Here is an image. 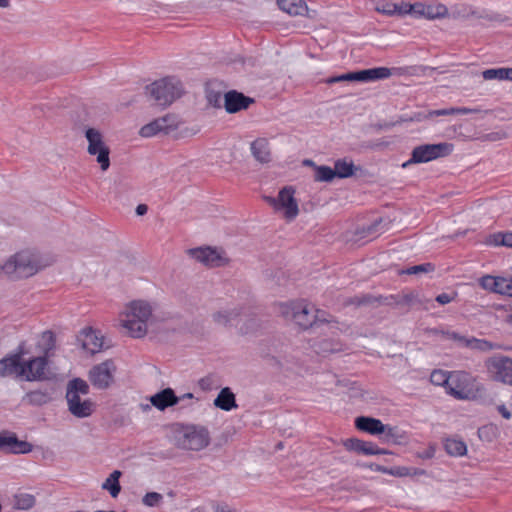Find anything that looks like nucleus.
<instances>
[{"label": "nucleus", "instance_id": "1", "mask_svg": "<svg viewBox=\"0 0 512 512\" xmlns=\"http://www.w3.org/2000/svg\"><path fill=\"white\" fill-rule=\"evenodd\" d=\"M25 354L23 345L17 351L0 360V377L14 375L26 381H43L48 379V360L45 356L33 357L22 361Z\"/></svg>", "mask_w": 512, "mask_h": 512}, {"label": "nucleus", "instance_id": "2", "mask_svg": "<svg viewBox=\"0 0 512 512\" xmlns=\"http://www.w3.org/2000/svg\"><path fill=\"white\" fill-rule=\"evenodd\" d=\"M152 316V306L143 300L130 302L122 313L121 325L129 335L141 338L146 335L148 321Z\"/></svg>", "mask_w": 512, "mask_h": 512}, {"label": "nucleus", "instance_id": "3", "mask_svg": "<svg viewBox=\"0 0 512 512\" xmlns=\"http://www.w3.org/2000/svg\"><path fill=\"white\" fill-rule=\"evenodd\" d=\"M39 269L40 262L37 255L27 250L14 254L2 266L3 273L11 279L33 276Z\"/></svg>", "mask_w": 512, "mask_h": 512}, {"label": "nucleus", "instance_id": "4", "mask_svg": "<svg viewBox=\"0 0 512 512\" xmlns=\"http://www.w3.org/2000/svg\"><path fill=\"white\" fill-rule=\"evenodd\" d=\"M156 105L167 107L184 93L182 82L175 77H165L146 86Z\"/></svg>", "mask_w": 512, "mask_h": 512}, {"label": "nucleus", "instance_id": "5", "mask_svg": "<svg viewBox=\"0 0 512 512\" xmlns=\"http://www.w3.org/2000/svg\"><path fill=\"white\" fill-rule=\"evenodd\" d=\"M210 443L206 427L195 424H181L176 434V445L185 450L200 451Z\"/></svg>", "mask_w": 512, "mask_h": 512}, {"label": "nucleus", "instance_id": "6", "mask_svg": "<svg viewBox=\"0 0 512 512\" xmlns=\"http://www.w3.org/2000/svg\"><path fill=\"white\" fill-rule=\"evenodd\" d=\"M482 391V386L475 378L465 371L450 373V382L447 393L458 400L475 399Z\"/></svg>", "mask_w": 512, "mask_h": 512}, {"label": "nucleus", "instance_id": "7", "mask_svg": "<svg viewBox=\"0 0 512 512\" xmlns=\"http://www.w3.org/2000/svg\"><path fill=\"white\" fill-rule=\"evenodd\" d=\"M453 150V145L442 142L437 144H423L416 146L408 161L402 164L406 168L412 164L427 163L435 159L448 156Z\"/></svg>", "mask_w": 512, "mask_h": 512}, {"label": "nucleus", "instance_id": "8", "mask_svg": "<svg viewBox=\"0 0 512 512\" xmlns=\"http://www.w3.org/2000/svg\"><path fill=\"white\" fill-rule=\"evenodd\" d=\"M85 138L88 142L87 153L96 156V161L102 171L110 167V148L104 141L103 134L96 128H86Z\"/></svg>", "mask_w": 512, "mask_h": 512}, {"label": "nucleus", "instance_id": "9", "mask_svg": "<svg viewBox=\"0 0 512 512\" xmlns=\"http://www.w3.org/2000/svg\"><path fill=\"white\" fill-rule=\"evenodd\" d=\"M295 189L292 186L282 188L278 196L266 197V201L276 210H283L284 216L288 220H293L299 213L298 203L294 197Z\"/></svg>", "mask_w": 512, "mask_h": 512}, {"label": "nucleus", "instance_id": "10", "mask_svg": "<svg viewBox=\"0 0 512 512\" xmlns=\"http://www.w3.org/2000/svg\"><path fill=\"white\" fill-rule=\"evenodd\" d=\"M116 370V365L112 359L105 360L90 369L89 380L99 390L108 389L114 382Z\"/></svg>", "mask_w": 512, "mask_h": 512}, {"label": "nucleus", "instance_id": "11", "mask_svg": "<svg viewBox=\"0 0 512 512\" xmlns=\"http://www.w3.org/2000/svg\"><path fill=\"white\" fill-rule=\"evenodd\" d=\"M486 366L495 381L512 385V358L495 355L487 360Z\"/></svg>", "mask_w": 512, "mask_h": 512}, {"label": "nucleus", "instance_id": "12", "mask_svg": "<svg viewBox=\"0 0 512 512\" xmlns=\"http://www.w3.org/2000/svg\"><path fill=\"white\" fill-rule=\"evenodd\" d=\"M190 255L208 267H220L228 263V258L222 249L199 247L189 250Z\"/></svg>", "mask_w": 512, "mask_h": 512}, {"label": "nucleus", "instance_id": "13", "mask_svg": "<svg viewBox=\"0 0 512 512\" xmlns=\"http://www.w3.org/2000/svg\"><path fill=\"white\" fill-rule=\"evenodd\" d=\"M407 73V68L404 67H375L356 71V78L359 82H371L381 79H387L390 76H401Z\"/></svg>", "mask_w": 512, "mask_h": 512}, {"label": "nucleus", "instance_id": "14", "mask_svg": "<svg viewBox=\"0 0 512 512\" xmlns=\"http://www.w3.org/2000/svg\"><path fill=\"white\" fill-rule=\"evenodd\" d=\"M77 342L81 345L82 349L94 355L102 351L104 347V338L100 331L94 330L91 327L82 329L77 335Z\"/></svg>", "mask_w": 512, "mask_h": 512}, {"label": "nucleus", "instance_id": "15", "mask_svg": "<svg viewBox=\"0 0 512 512\" xmlns=\"http://www.w3.org/2000/svg\"><path fill=\"white\" fill-rule=\"evenodd\" d=\"M0 451L13 454H26L32 451V444L19 440L15 433H0Z\"/></svg>", "mask_w": 512, "mask_h": 512}, {"label": "nucleus", "instance_id": "16", "mask_svg": "<svg viewBox=\"0 0 512 512\" xmlns=\"http://www.w3.org/2000/svg\"><path fill=\"white\" fill-rule=\"evenodd\" d=\"M252 103H254L253 98L236 90H230L224 94V107L229 114L246 110Z\"/></svg>", "mask_w": 512, "mask_h": 512}, {"label": "nucleus", "instance_id": "17", "mask_svg": "<svg viewBox=\"0 0 512 512\" xmlns=\"http://www.w3.org/2000/svg\"><path fill=\"white\" fill-rule=\"evenodd\" d=\"M344 447L349 451H354L364 455H382L390 454L386 449L379 448L375 443L363 441L357 438H349L343 442Z\"/></svg>", "mask_w": 512, "mask_h": 512}, {"label": "nucleus", "instance_id": "18", "mask_svg": "<svg viewBox=\"0 0 512 512\" xmlns=\"http://www.w3.org/2000/svg\"><path fill=\"white\" fill-rule=\"evenodd\" d=\"M241 314V306L225 307L214 312L212 319L215 324L228 328L238 324Z\"/></svg>", "mask_w": 512, "mask_h": 512}, {"label": "nucleus", "instance_id": "19", "mask_svg": "<svg viewBox=\"0 0 512 512\" xmlns=\"http://www.w3.org/2000/svg\"><path fill=\"white\" fill-rule=\"evenodd\" d=\"M90 391L88 383L81 378H74L67 384L66 400L68 409L81 401V395H88Z\"/></svg>", "mask_w": 512, "mask_h": 512}, {"label": "nucleus", "instance_id": "20", "mask_svg": "<svg viewBox=\"0 0 512 512\" xmlns=\"http://www.w3.org/2000/svg\"><path fill=\"white\" fill-rule=\"evenodd\" d=\"M151 404L160 411L179 404L178 396L172 388H165L150 397Z\"/></svg>", "mask_w": 512, "mask_h": 512}, {"label": "nucleus", "instance_id": "21", "mask_svg": "<svg viewBox=\"0 0 512 512\" xmlns=\"http://www.w3.org/2000/svg\"><path fill=\"white\" fill-rule=\"evenodd\" d=\"M355 427L371 435H380L384 429V424L381 420L373 417L359 416L355 419Z\"/></svg>", "mask_w": 512, "mask_h": 512}, {"label": "nucleus", "instance_id": "22", "mask_svg": "<svg viewBox=\"0 0 512 512\" xmlns=\"http://www.w3.org/2000/svg\"><path fill=\"white\" fill-rule=\"evenodd\" d=\"M253 157L260 163L271 161V149L269 141L266 138H257L250 146Z\"/></svg>", "mask_w": 512, "mask_h": 512}, {"label": "nucleus", "instance_id": "23", "mask_svg": "<svg viewBox=\"0 0 512 512\" xmlns=\"http://www.w3.org/2000/svg\"><path fill=\"white\" fill-rule=\"evenodd\" d=\"M314 306H310L308 303L301 301L296 306L295 322L303 329L313 327Z\"/></svg>", "mask_w": 512, "mask_h": 512}, {"label": "nucleus", "instance_id": "24", "mask_svg": "<svg viewBox=\"0 0 512 512\" xmlns=\"http://www.w3.org/2000/svg\"><path fill=\"white\" fill-rule=\"evenodd\" d=\"M213 404L215 407L224 411H231L238 407L236 396L229 387H224L220 390Z\"/></svg>", "mask_w": 512, "mask_h": 512}, {"label": "nucleus", "instance_id": "25", "mask_svg": "<svg viewBox=\"0 0 512 512\" xmlns=\"http://www.w3.org/2000/svg\"><path fill=\"white\" fill-rule=\"evenodd\" d=\"M279 8L291 16L308 14V7L303 0H277Z\"/></svg>", "mask_w": 512, "mask_h": 512}, {"label": "nucleus", "instance_id": "26", "mask_svg": "<svg viewBox=\"0 0 512 512\" xmlns=\"http://www.w3.org/2000/svg\"><path fill=\"white\" fill-rule=\"evenodd\" d=\"M357 169L353 161H348L345 158L336 160L334 164L335 177L341 179L353 176Z\"/></svg>", "mask_w": 512, "mask_h": 512}, {"label": "nucleus", "instance_id": "27", "mask_svg": "<svg viewBox=\"0 0 512 512\" xmlns=\"http://www.w3.org/2000/svg\"><path fill=\"white\" fill-rule=\"evenodd\" d=\"M94 410L95 403L90 399L81 400L78 404L68 409V411L77 418H87L92 415Z\"/></svg>", "mask_w": 512, "mask_h": 512}, {"label": "nucleus", "instance_id": "28", "mask_svg": "<svg viewBox=\"0 0 512 512\" xmlns=\"http://www.w3.org/2000/svg\"><path fill=\"white\" fill-rule=\"evenodd\" d=\"M467 347L474 349V350H479L482 352L498 350V349H503V350L508 349L507 347H505L499 343L490 342L485 339H477L475 337H470L469 341H467Z\"/></svg>", "mask_w": 512, "mask_h": 512}, {"label": "nucleus", "instance_id": "29", "mask_svg": "<svg viewBox=\"0 0 512 512\" xmlns=\"http://www.w3.org/2000/svg\"><path fill=\"white\" fill-rule=\"evenodd\" d=\"M120 476L121 472L119 470H115L102 484V489L108 490L113 498L117 497L121 491V486L119 483Z\"/></svg>", "mask_w": 512, "mask_h": 512}, {"label": "nucleus", "instance_id": "30", "mask_svg": "<svg viewBox=\"0 0 512 512\" xmlns=\"http://www.w3.org/2000/svg\"><path fill=\"white\" fill-rule=\"evenodd\" d=\"M445 451L451 456H463L467 452L466 444L459 439H446L444 443Z\"/></svg>", "mask_w": 512, "mask_h": 512}, {"label": "nucleus", "instance_id": "31", "mask_svg": "<svg viewBox=\"0 0 512 512\" xmlns=\"http://www.w3.org/2000/svg\"><path fill=\"white\" fill-rule=\"evenodd\" d=\"M482 76L485 80H510L511 81V68H492L486 69L482 72Z\"/></svg>", "mask_w": 512, "mask_h": 512}, {"label": "nucleus", "instance_id": "32", "mask_svg": "<svg viewBox=\"0 0 512 512\" xmlns=\"http://www.w3.org/2000/svg\"><path fill=\"white\" fill-rule=\"evenodd\" d=\"M158 124L161 127L162 133L169 134L171 131H174L179 126V119L174 114H167L163 117L156 119Z\"/></svg>", "mask_w": 512, "mask_h": 512}, {"label": "nucleus", "instance_id": "33", "mask_svg": "<svg viewBox=\"0 0 512 512\" xmlns=\"http://www.w3.org/2000/svg\"><path fill=\"white\" fill-rule=\"evenodd\" d=\"M382 297H374L370 294H362L354 297H350L345 300V305H355V306H367L373 305L375 303H380Z\"/></svg>", "mask_w": 512, "mask_h": 512}, {"label": "nucleus", "instance_id": "34", "mask_svg": "<svg viewBox=\"0 0 512 512\" xmlns=\"http://www.w3.org/2000/svg\"><path fill=\"white\" fill-rule=\"evenodd\" d=\"M314 180L317 182H331L335 177L334 168L325 165L315 166Z\"/></svg>", "mask_w": 512, "mask_h": 512}, {"label": "nucleus", "instance_id": "35", "mask_svg": "<svg viewBox=\"0 0 512 512\" xmlns=\"http://www.w3.org/2000/svg\"><path fill=\"white\" fill-rule=\"evenodd\" d=\"M489 244L494 246L512 247V232H498L489 236Z\"/></svg>", "mask_w": 512, "mask_h": 512}, {"label": "nucleus", "instance_id": "36", "mask_svg": "<svg viewBox=\"0 0 512 512\" xmlns=\"http://www.w3.org/2000/svg\"><path fill=\"white\" fill-rule=\"evenodd\" d=\"M475 111L476 110H474V109H470V108H466V107H459V108L451 107V108H446V109L432 110L429 112L428 116L434 117V116H448V115H456V114L466 115V114L473 113Z\"/></svg>", "mask_w": 512, "mask_h": 512}, {"label": "nucleus", "instance_id": "37", "mask_svg": "<svg viewBox=\"0 0 512 512\" xmlns=\"http://www.w3.org/2000/svg\"><path fill=\"white\" fill-rule=\"evenodd\" d=\"M35 504V498L33 495L21 493L15 496L14 506L17 509L27 510L33 507Z\"/></svg>", "mask_w": 512, "mask_h": 512}, {"label": "nucleus", "instance_id": "38", "mask_svg": "<svg viewBox=\"0 0 512 512\" xmlns=\"http://www.w3.org/2000/svg\"><path fill=\"white\" fill-rule=\"evenodd\" d=\"M430 381L434 385L444 386L447 390L450 382V373L448 374L441 370H435L430 375Z\"/></svg>", "mask_w": 512, "mask_h": 512}, {"label": "nucleus", "instance_id": "39", "mask_svg": "<svg viewBox=\"0 0 512 512\" xmlns=\"http://www.w3.org/2000/svg\"><path fill=\"white\" fill-rule=\"evenodd\" d=\"M198 385L203 391H211L220 387L217 377L213 374L201 378L198 381Z\"/></svg>", "mask_w": 512, "mask_h": 512}, {"label": "nucleus", "instance_id": "40", "mask_svg": "<svg viewBox=\"0 0 512 512\" xmlns=\"http://www.w3.org/2000/svg\"><path fill=\"white\" fill-rule=\"evenodd\" d=\"M299 302L281 303L279 305V313L286 319L295 320L296 306Z\"/></svg>", "mask_w": 512, "mask_h": 512}, {"label": "nucleus", "instance_id": "41", "mask_svg": "<svg viewBox=\"0 0 512 512\" xmlns=\"http://www.w3.org/2000/svg\"><path fill=\"white\" fill-rule=\"evenodd\" d=\"M496 288L495 293L507 295L511 297V291H512V279H506L503 277H497L496 280Z\"/></svg>", "mask_w": 512, "mask_h": 512}, {"label": "nucleus", "instance_id": "42", "mask_svg": "<svg viewBox=\"0 0 512 512\" xmlns=\"http://www.w3.org/2000/svg\"><path fill=\"white\" fill-rule=\"evenodd\" d=\"M158 133H162L161 131V127L160 125L158 124L157 120H153L151 121L150 123L144 125L141 129H140V135L142 137H152V136H155L157 135Z\"/></svg>", "mask_w": 512, "mask_h": 512}, {"label": "nucleus", "instance_id": "43", "mask_svg": "<svg viewBox=\"0 0 512 512\" xmlns=\"http://www.w3.org/2000/svg\"><path fill=\"white\" fill-rule=\"evenodd\" d=\"M447 13V8L444 5L425 6L424 17L428 19H435L444 16Z\"/></svg>", "mask_w": 512, "mask_h": 512}, {"label": "nucleus", "instance_id": "44", "mask_svg": "<svg viewBox=\"0 0 512 512\" xmlns=\"http://www.w3.org/2000/svg\"><path fill=\"white\" fill-rule=\"evenodd\" d=\"M434 270V265L431 263H424L420 265L411 266L402 271L404 274L408 275H416L419 273H428Z\"/></svg>", "mask_w": 512, "mask_h": 512}, {"label": "nucleus", "instance_id": "45", "mask_svg": "<svg viewBox=\"0 0 512 512\" xmlns=\"http://www.w3.org/2000/svg\"><path fill=\"white\" fill-rule=\"evenodd\" d=\"M163 500V496L158 492H148L144 495L142 502L145 506L156 507Z\"/></svg>", "mask_w": 512, "mask_h": 512}, {"label": "nucleus", "instance_id": "46", "mask_svg": "<svg viewBox=\"0 0 512 512\" xmlns=\"http://www.w3.org/2000/svg\"><path fill=\"white\" fill-rule=\"evenodd\" d=\"M380 435H382V438L385 442L396 441L398 438L401 437L397 427L385 424L384 429Z\"/></svg>", "mask_w": 512, "mask_h": 512}, {"label": "nucleus", "instance_id": "47", "mask_svg": "<svg viewBox=\"0 0 512 512\" xmlns=\"http://www.w3.org/2000/svg\"><path fill=\"white\" fill-rule=\"evenodd\" d=\"M313 326L323 323H330L333 321L332 316L324 310H320L314 307Z\"/></svg>", "mask_w": 512, "mask_h": 512}, {"label": "nucleus", "instance_id": "48", "mask_svg": "<svg viewBox=\"0 0 512 512\" xmlns=\"http://www.w3.org/2000/svg\"><path fill=\"white\" fill-rule=\"evenodd\" d=\"M342 81H357L356 72H350L339 76L330 77L326 80V83L333 84Z\"/></svg>", "mask_w": 512, "mask_h": 512}, {"label": "nucleus", "instance_id": "49", "mask_svg": "<svg viewBox=\"0 0 512 512\" xmlns=\"http://www.w3.org/2000/svg\"><path fill=\"white\" fill-rule=\"evenodd\" d=\"M496 280H497V277L486 275V276L481 278L480 285L484 289H487V290H490L492 292H495L496 283H497Z\"/></svg>", "mask_w": 512, "mask_h": 512}, {"label": "nucleus", "instance_id": "50", "mask_svg": "<svg viewBox=\"0 0 512 512\" xmlns=\"http://www.w3.org/2000/svg\"><path fill=\"white\" fill-rule=\"evenodd\" d=\"M387 474L392 475V476H396V477L410 476L411 475V468L401 467V466L393 467V468H388V473Z\"/></svg>", "mask_w": 512, "mask_h": 512}, {"label": "nucleus", "instance_id": "51", "mask_svg": "<svg viewBox=\"0 0 512 512\" xmlns=\"http://www.w3.org/2000/svg\"><path fill=\"white\" fill-rule=\"evenodd\" d=\"M207 100L210 105L216 108L221 107L222 95L219 92L211 91L207 95Z\"/></svg>", "mask_w": 512, "mask_h": 512}, {"label": "nucleus", "instance_id": "52", "mask_svg": "<svg viewBox=\"0 0 512 512\" xmlns=\"http://www.w3.org/2000/svg\"><path fill=\"white\" fill-rule=\"evenodd\" d=\"M446 336H447V338L458 342L459 345H461L463 347H467V341H469V339H470V338L460 335L459 333L454 332V331L447 332Z\"/></svg>", "mask_w": 512, "mask_h": 512}, {"label": "nucleus", "instance_id": "53", "mask_svg": "<svg viewBox=\"0 0 512 512\" xmlns=\"http://www.w3.org/2000/svg\"><path fill=\"white\" fill-rule=\"evenodd\" d=\"M377 10L386 15H394L397 11V3L386 2L382 7H378Z\"/></svg>", "mask_w": 512, "mask_h": 512}, {"label": "nucleus", "instance_id": "54", "mask_svg": "<svg viewBox=\"0 0 512 512\" xmlns=\"http://www.w3.org/2000/svg\"><path fill=\"white\" fill-rule=\"evenodd\" d=\"M407 11H410V14L424 16L425 5H423L422 3L411 4Z\"/></svg>", "mask_w": 512, "mask_h": 512}, {"label": "nucleus", "instance_id": "55", "mask_svg": "<svg viewBox=\"0 0 512 512\" xmlns=\"http://www.w3.org/2000/svg\"><path fill=\"white\" fill-rule=\"evenodd\" d=\"M455 296H456L455 293L453 295L448 294V293H441L436 297V301L441 305H445V304L452 302L454 300Z\"/></svg>", "mask_w": 512, "mask_h": 512}, {"label": "nucleus", "instance_id": "56", "mask_svg": "<svg viewBox=\"0 0 512 512\" xmlns=\"http://www.w3.org/2000/svg\"><path fill=\"white\" fill-rule=\"evenodd\" d=\"M43 339L47 341L48 349H51L55 344V336L51 331H45L43 333Z\"/></svg>", "mask_w": 512, "mask_h": 512}, {"label": "nucleus", "instance_id": "57", "mask_svg": "<svg viewBox=\"0 0 512 512\" xmlns=\"http://www.w3.org/2000/svg\"><path fill=\"white\" fill-rule=\"evenodd\" d=\"M409 6H411V4L404 3V2L397 3L396 14H399V15L410 14V11H407Z\"/></svg>", "mask_w": 512, "mask_h": 512}, {"label": "nucleus", "instance_id": "58", "mask_svg": "<svg viewBox=\"0 0 512 512\" xmlns=\"http://www.w3.org/2000/svg\"><path fill=\"white\" fill-rule=\"evenodd\" d=\"M497 411L501 414V416L503 418H505L507 420H509L512 416L511 412L508 410V408L504 404L498 405Z\"/></svg>", "mask_w": 512, "mask_h": 512}, {"label": "nucleus", "instance_id": "59", "mask_svg": "<svg viewBox=\"0 0 512 512\" xmlns=\"http://www.w3.org/2000/svg\"><path fill=\"white\" fill-rule=\"evenodd\" d=\"M368 468H370L373 471L381 472L384 474L388 473V468L379 464L371 463L369 465H366Z\"/></svg>", "mask_w": 512, "mask_h": 512}, {"label": "nucleus", "instance_id": "60", "mask_svg": "<svg viewBox=\"0 0 512 512\" xmlns=\"http://www.w3.org/2000/svg\"><path fill=\"white\" fill-rule=\"evenodd\" d=\"M506 133L505 132H493V133H490L488 134V139L491 140V141H496V140H501L503 138H506Z\"/></svg>", "mask_w": 512, "mask_h": 512}, {"label": "nucleus", "instance_id": "61", "mask_svg": "<svg viewBox=\"0 0 512 512\" xmlns=\"http://www.w3.org/2000/svg\"><path fill=\"white\" fill-rule=\"evenodd\" d=\"M147 211H148V207L145 204H139L136 207V214L139 216L145 215L147 213Z\"/></svg>", "mask_w": 512, "mask_h": 512}, {"label": "nucleus", "instance_id": "62", "mask_svg": "<svg viewBox=\"0 0 512 512\" xmlns=\"http://www.w3.org/2000/svg\"><path fill=\"white\" fill-rule=\"evenodd\" d=\"M194 398V395L192 393H185L181 396H178L179 403L184 402L186 400H192Z\"/></svg>", "mask_w": 512, "mask_h": 512}, {"label": "nucleus", "instance_id": "63", "mask_svg": "<svg viewBox=\"0 0 512 512\" xmlns=\"http://www.w3.org/2000/svg\"><path fill=\"white\" fill-rule=\"evenodd\" d=\"M30 397H31L32 401H36V398H39V399L40 398H44L45 395L43 393H41V392H32L30 394Z\"/></svg>", "mask_w": 512, "mask_h": 512}, {"label": "nucleus", "instance_id": "64", "mask_svg": "<svg viewBox=\"0 0 512 512\" xmlns=\"http://www.w3.org/2000/svg\"><path fill=\"white\" fill-rule=\"evenodd\" d=\"M425 474V471L422 470V469H418V468H411V475H423Z\"/></svg>", "mask_w": 512, "mask_h": 512}]
</instances>
